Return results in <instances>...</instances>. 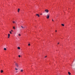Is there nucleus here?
Masks as SVG:
<instances>
[{"label": "nucleus", "instance_id": "a211bd4d", "mask_svg": "<svg viewBox=\"0 0 75 75\" xmlns=\"http://www.w3.org/2000/svg\"><path fill=\"white\" fill-rule=\"evenodd\" d=\"M18 69L15 68V70H18Z\"/></svg>", "mask_w": 75, "mask_h": 75}, {"label": "nucleus", "instance_id": "423d86ee", "mask_svg": "<svg viewBox=\"0 0 75 75\" xmlns=\"http://www.w3.org/2000/svg\"><path fill=\"white\" fill-rule=\"evenodd\" d=\"M37 16H38L39 17H40V15L38 14H36Z\"/></svg>", "mask_w": 75, "mask_h": 75}, {"label": "nucleus", "instance_id": "9b49d317", "mask_svg": "<svg viewBox=\"0 0 75 75\" xmlns=\"http://www.w3.org/2000/svg\"><path fill=\"white\" fill-rule=\"evenodd\" d=\"M21 28H25L23 27V26H21Z\"/></svg>", "mask_w": 75, "mask_h": 75}, {"label": "nucleus", "instance_id": "cd10ccee", "mask_svg": "<svg viewBox=\"0 0 75 75\" xmlns=\"http://www.w3.org/2000/svg\"><path fill=\"white\" fill-rule=\"evenodd\" d=\"M40 15H42V13L40 14Z\"/></svg>", "mask_w": 75, "mask_h": 75}, {"label": "nucleus", "instance_id": "4468645a", "mask_svg": "<svg viewBox=\"0 0 75 75\" xmlns=\"http://www.w3.org/2000/svg\"><path fill=\"white\" fill-rule=\"evenodd\" d=\"M21 72H23V70L21 69Z\"/></svg>", "mask_w": 75, "mask_h": 75}, {"label": "nucleus", "instance_id": "39448f33", "mask_svg": "<svg viewBox=\"0 0 75 75\" xmlns=\"http://www.w3.org/2000/svg\"><path fill=\"white\" fill-rule=\"evenodd\" d=\"M8 38H10V34H8Z\"/></svg>", "mask_w": 75, "mask_h": 75}, {"label": "nucleus", "instance_id": "1a4fd4ad", "mask_svg": "<svg viewBox=\"0 0 75 75\" xmlns=\"http://www.w3.org/2000/svg\"><path fill=\"white\" fill-rule=\"evenodd\" d=\"M18 50H20V47H18Z\"/></svg>", "mask_w": 75, "mask_h": 75}, {"label": "nucleus", "instance_id": "f8f14e48", "mask_svg": "<svg viewBox=\"0 0 75 75\" xmlns=\"http://www.w3.org/2000/svg\"><path fill=\"white\" fill-rule=\"evenodd\" d=\"M4 50H7V49H6V48H4Z\"/></svg>", "mask_w": 75, "mask_h": 75}, {"label": "nucleus", "instance_id": "5701e85b", "mask_svg": "<svg viewBox=\"0 0 75 75\" xmlns=\"http://www.w3.org/2000/svg\"><path fill=\"white\" fill-rule=\"evenodd\" d=\"M11 31L12 32H13V30H11Z\"/></svg>", "mask_w": 75, "mask_h": 75}, {"label": "nucleus", "instance_id": "4be33fe9", "mask_svg": "<svg viewBox=\"0 0 75 75\" xmlns=\"http://www.w3.org/2000/svg\"><path fill=\"white\" fill-rule=\"evenodd\" d=\"M18 72V71H16V73H17V72Z\"/></svg>", "mask_w": 75, "mask_h": 75}, {"label": "nucleus", "instance_id": "412c9836", "mask_svg": "<svg viewBox=\"0 0 75 75\" xmlns=\"http://www.w3.org/2000/svg\"><path fill=\"white\" fill-rule=\"evenodd\" d=\"M47 56H46L45 57V58H46V57H47Z\"/></svg>", "mask_w": 75, "mask_h": 75}, {"label": "nucleus", "instance_id": "a878e982", "mask_svg": "<svg viewBox=\"0 0 75 75\" xmlns=\"http://www.w3.org/2000/svg\"><path fill=\"white\" fill-rule=\"evenodd\" d=\"M59 44V43H58V44Z\"/></svg>", "mask_w": 75, "mask_h": 75}, {"label": "nucleus", "instance_id": "0eeeda50", "mask_svg": "<svg viewBox=\"0 0 75 75\" xmlns=\"http://www.w3.org/2000/svg\"><path fill=\"white\" fill-rule=\"evenodd\" d=\"M20 8H18V13H19V11H20Z\"/></svg>", "mask_w": 75, "mask_h": 75}, {"label": "nucleus", "instance_id": "aec40b11", "mask_svg": "<svg viewBox=\"0 0 75 75\" xmlns=\"http://www.w3.org/2000/svg\"><path fill=\"white\" fill-rule=\"evenodd\" d=\"M30 45V44H28V45H29V46Z\"/></svg>", "mask_w": 75, "mask_h": 75}, {"label": "nucleus", "instance_id": "393cba45", "mask_svg": "<svg viewBox=\"0 0 75 75\" xmlns=\"http://www.w3.org/2000/svg\"><path fill=\"white\" fill-rule=\"evenodd\" d=\"M57 30H55V32H57Z\"/></svg>", "mask_w": 75, "mask_h": 75}, {"label": "nucleus", "instance_id": "f257e3e1", "mask_svg": "<svg viewBox=\"0 0 75 75\" xmlns=\"http://www.w3.org/2000/svg\"><path fill=\"white\" fill-rule=\"evenodd\" d=\"M15 66L16 67H18V64L17 63H16L15 64Z\"/></svg>", "mask_w": 75, "mask_h": 75}, {"label": "nucleus", "instance_id": "6e6552de", "mask_svg": "<svg viewBox=\"0 0 75 75\" xmlns=\"http://www.w3.org/2000/svg\"><path fill=\"white\" fill-rule=\"evenodd\" d=\"M1 73H3V70H1Z\"/></svg>", "mask_w": 75, "mask_h": 75}, {"label": "nucleus", "instance_id": "2eb2a0df", "mask_svg": "<svg viewBox=\"0 0 75 75\" xmlns=\"http://www.w3.org/2000/svg\"><path fill=\"white\" fill-rule=\"evenodd\" d=\"M62 26H64V24H62Z\"/></svg>", "mask_w": 75, "mask_h": 75}, {"label": "nucleus", "instance_id": "bb28decb", "mask_svg": "<svg viewBox=\"0 0 75 75\" xmlns=\"http://www.w3.org/2000/svg\"><path fill=\"white\" fill-rule=\"evenodd\" d=\"M14 63H15V64H16V62H14Z\"/></svg>", "mask_w": 75, "mask_h": 75}, {"label": "nucleus", "instance_id": "b1692460", "mask_svg": "<svg viewBox=\"0 0 75 75\" xmlns=\"http://www.w3.org/2000/svg\"><path fill=\"white\" fill-rule=\"evenodd\" d=\"M52 21H54V20H53V19H52Z\"/></svg>", "mask_w": 75, "mask_h": 75}, {"label": "nucleus", "instance_id": "9d476101", "mask_svg": "<svg viewBox=\"0 0 75 75\" xmlns=\"http://www.w3.org/2000/svg\"><path fill=\"white\" fill-rule=\"evenodd\" d=\"M68 74L69 75H71V73L69 72H68Z\"/></svg>", "mask_w": 75, "mask_h": 75}, {"label": "nucleus", "instance_id": "ddd939ff", "mask_svg": "<svg viewBox=\"0 0 75 75\" xmlns=\"http://www.w3.org/2000/svg\"><path fill=\"white\" fill-rule=\"evenodd\" d=\"M13 29H14V30H15L16 29V28H15V27H13Z\"/></svg>", "mask_w": 75, "mask_h": 75}, {"label": "nucleus", "instance_id": "f3484780", "mask_svg": "<svg viewBox=\"0 0 75 75\" xmlns=\"http://www.w3.org/2000/svg\"><path fill=\"white\" fill-rule=\"evenodd\" d=\"M18 57L20 58V57H21V56H20V55H19Z\"/></svg>", "mask_w": 75, "mask_h": 75}, {"label": "nucleus", "instance_id": "dca6fc26", "mask_svg": "<svg viewBox=\"0 0 75 75\" xmlns=\"http://www.w3.org/2000/svg\"><path fill=\"white\" fill-rule=\"evenodd\" d=\"M9 32H10V33H11V34H12V33H11V31H10Z\"/></svg>", "mask_w": 75, "mask_h": 75}, {"label": "nucleus", "instance_id": "20e7f679", "mask_svg": "<svg viewBox=\"0 0 75 75\" xmlns=\"http://www.w3.org/2000/svg\"><path fill=\"white\" fill-rule=\"evenodd\" d=\"M49 17H50V16L49 15H47V17H46V18H49Z\"/></svg>", "mask_w": 75, "mask_h": 75}, {"label": "nucleus", "instance_id": "6ab92c4d", "mask_svg": "<svg viewBox=\"0 0 75 75\" xmlns=\"http://www.w3.org/2000/svg\"><path fill=\"white\" fill-rule=\"evenodd\" d=\"M18 35L19 36H21V35L20 34H19Z\"/></svg>", "mask_w": 75, "mask_h": 75}, {"label": "nucleus", "instance_id": "f03ea898", "mask_svg": "<svg viewBox=\"0 0 75 75\" xmlns=\"http://www.w3.org/2000/svg\"><path fill=\"white\" fill-rule=\"evenodd\" d=\"M45 12H46V13H48V12H49V11H48V9H46L45 10Z\"/></svg>", "mask_w": 75, "mask_h": 75}, {"label": "nucleus", "instance_id": "7ed1b4c3", "mask_svg": "<svg viewBox=\"0 0 75 75\" xmlns=\"http://www.w3.org/2000/svg\"><path fill=\"white\" fill-rule=\"evenodd\" d=\"M12 22H13V23H17V21H13Z\"/></svg>", "mask_w": 75, "mask_h": 75}]
</instances>
